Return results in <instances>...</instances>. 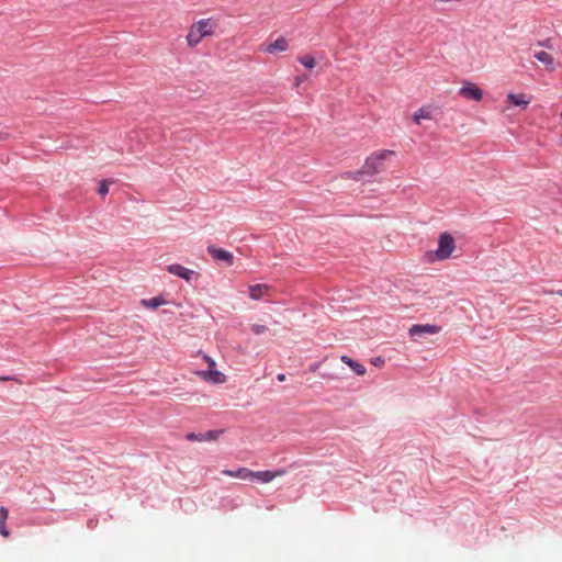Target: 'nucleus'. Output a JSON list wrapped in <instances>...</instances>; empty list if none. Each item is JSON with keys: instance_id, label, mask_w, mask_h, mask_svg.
Returning a JSON list of instances; mask_svg holds the SVG:
<instances>
[{"instance_id": "f257e3e1", "label": "nucleus", "mask_w": 562, "mask_h": 562, "mask_svg": "<svg viewBox=\"0 0 562 562\" xmlns=\"http://www.w3.org/2000/svg\"><path fill=\"white\" fill-rule=\"evenodd\" d=\"M218 21L214 18L201 19L191 24L186 36L187 45L190 48L196 47L204 37L215 35Z\"/></svg>"}, {"instance_id": "f03ea898", "label": "nucleus", "mask_w": 562, "mask_h": 562, "mask_svg": "<svg viewBox=\"0 0 562 562\" xmlns=\"http://www.w3.org/2000/svg\"><path fill=\"white\" fill-rule=\"evenodd\" d=\"M393 150L382 149L371 154L364 161L358 173L373 176L385 170V160L394 156Z\"/></svg>"}, {"instance_id": "7ed1b4c3", "label": "nucleus", "mask_w": 562, "mask_h": 562, "mask_svg": "<svg viewBox=\"0 0 562 562\" xmlns=\"http://www.w3.org/2000/svg\"><path fill=\"white\" fill-rule=\"evenodd\" d=\"M456 249V241L451 234L448 232L441 233L438 238V248L435 251V258L437 260H446L450 258Z\"/></svg>"}, {"instance_id": "20e7f679", "label": "nucleus", "mask_w": 562, "mask_h": 562, "mask_svg": "<svg viewBox=\"0 0 562 562\" xmlns=\"http://www.w3.org/2000/svg\"><path fill=\"white\" fill-rule=\"evenodd\" d=\"M166 270L169 273L186 280L187 282H190L191 280L198 279L200 277L199 272L190 270L179 263L169 265L166 267Z\"/></svg>"}, {"instance_id": "39448f33", "label": "nucleus", "mask_w": 562, "mask_h": 562, "mask_svg": "<svg viewBox=\"0 0 562 562\" xmlns=\"http://www.w3.org/2000/svg\"><path fill=\"white\" fill-rule=\"evenodd\" d=\"M459 94L467 100L473 101H481L483 98V91L473 82H465L459 89Z\"/></svg>"}, {"instance_id": "423d86ee", "label": "nucleus", "mask_w": 562, "mask_h": 562, "mask_svg": "<svg viewBox=\"0 0 562 562\" xmlns=\"http://www.w3.org/2000/svg\"><path fill=\"white\" fill-rule=\"evenodd\" d=\"M207 252L212 256L214 260L223 261L227 266H232L234 263V255L223 248H217L214 245H210L207 247Z\"/></svg>"}, {"instance_id": "0eeeda50", "label": "nucleus", "mask_w": 562, "mask_h": 562, "mask_svg": "<svg viewBox=\"0 0 562 562\" xmlns=\"http://www.w3.org/2000/svg\"><path fill=\"white\" fill-rule=\"evenodd\" d=\"M249 297L258 301L261 299H265L267 296H270L271 294V286L268 284H254L250 285L249 289Z\"/></svg>"}, {"instance_id": "6e6552de", "label": "nucleus", "mask_w": 562, "mask_h": 562, "mask_svg": "<svg viewBox=\"0 0 562 562\" xmlns=\"http://www.w3.org/2000/svg\"><path fill=\"white\" fill-rule=\"evenodd\" d=\"M284 473H285L284 470H279V471H274V472L273 471H258V472L251 471L250 480L256 479L261 483H269L277 476H281Z\"/></svg>"}, {"instance_id": "1a4fd4ad", "label": "nucleus", "mask_w": 562, "mask_h": 562, "mask_svg": "<svg viewBox=\"0 0 562 562\" xmlns=\"http://www.w3.org/2000/svg\"><path fill=\"white\" fill-rule=\"evenodd\" d=\"M440 327L431 324L413 325L409 329L411 336H422L424 334L434 335L439 333Z\"/></svg>"}, {"instance_id": "9d476101", "label": "nucleus", "mask_w": 562, "mask_h": 562, "mask_svg": "<svg viewBox=\"0 0 562 562\" xmlns=\"http://www.w3.org/2000/svg\"><path fill=\"white\" fill-rule=\"evenodd\" d=\"M289 48L286 38L280 36L274 42L266 46L265 52L269 54L285 52Z\"/></svg>"}, {"instance_id": "9b49d317", "label": "nucleus", "mask_w": 562, "mask_h": 562, "mask_svg": "<svg viewBox=\"0 0 562 562\" xmlns=\"http://www.w3.org/2000/svg\"><path fill=\"white\" fill-rule=\"evenodd\" d=\"M535 58L542 63L549 71L555 70L554 58L551 54L540 50L533 54Z\"/></svg>"}, {"instance_id": "f8f14e48", "label": "nucleus", "mask_w": 562, "mask_h": 562, "mask_svg": "<svg viewBox=\"0 0 562 562\" xmlns=\"http://www.w3.org/2000/svg\"><path fill=\"white\" fill-rule=\"evenodd\" d=\"M507 100L515 106H521L526 109L530 103V98L525 93H509Z\"/></svg>"}, {"instance_id": "ddd939ff", "label": "nucleus", "mask_w": 562, "mask_h": 562, "mask_svg": "<svg viewBox=\"0 0 562 562\" xmlns=\"http://www.w3.org/2000/svg\"><path fill=\"white\" fill-rule=\"evenodd\" d=\"M222 473L224 475H227L231 477H236V479H240V480H250L251 470L240 467L236 470H223Z\"/></svg>"}, {"instance_id": "4468645a", "label": "nucleus", "mask_w": 562, "mask_h": 562, "mask_svg": "<svg viewBox=\"0 0 562 562\" xmlns=\"http://www.w3.org/2000/svg\"><path fill=\"white\" fill-rule=\"evenodd\" d=\"M340 360L346 363L358 375H364L367 370L363 364L352 360L348 356H341Z\"/></svg>"}, {"instance_id": "2eb2a0df", "label": "nucleus", "mask_w": 562, "mask_h": 562, "mask_svg": "<svg viewBox=\"0 0 562 562\" xmlns=\"http://www.w3.org/2000/svg\"><path fill=\"white\" fill-rule=\"evenodd\" d=\"M412 119L416 124H420L423 120H431V108L422 106L413 114Z\"/></svg>"}, {"instance_id": "dca6fc26", "label": "nucleus", "mask_w": 562, "mask_h": 562, "mask_svg": "<svg viewBox=\"0 0 562 562\" xmlns=\"http://www.w3.org/2000/svg\"><path fill=\"white\" fill-rule=\"evenodd\" d=\"M203 376H204V379H207V380L212 381L213 383H217V384L224 383L226 381L225 375L222 372L215 370L214 368L204 372Z\"/></svg>"}, {"instance_id": "f3484780", "label": "nucleus", "mask_w": 562, "mask_h": 562, "mask_svg": "<svg viewBox=\"0 0 562 562\" xmlns=\"http://www.w3.org/2000/svg\"><path fill=\"white\" fill-rule=\"evenodd\" d=\"M297 60L300 61V64H302L304 67L308 69L314 68L316 65L315 58L311 55L300 56L297 57Z\"/></svg>"}, {"instance_id": "a211bd4d", "label": "nucleus", "mask_w": 562, "mask_h": 562, "mask_svg": "<svg viewBox=\"0 0 562 562\" xmlns=\"http://www.w3.org/2000/svg\"><path fill=\"white\" fill-rule=\"evenodd\" d=\"M165 303V301L160 297H153V299H149V300H143L142 301V304L146 307H150V308H157L158 306L162 305Z\"/></svg>"}, {"instance_id": "6ab92c4d", "label": "nucleus", "mask_w": 562, "mask_h": 562, "mask_svg": "<svg viewBox=\"0 0 562 562\" xmlns=\"http://www.w3.org/2000/svg\"><path fill=\"white\" fill-rule=\"evenodd\" d=\"M223 434V430H209L203 434L204 441L217 440L218 437Z\"/></svg>"}, {"instance_id": "aec40b11", "label": "nucleus", "mask_w": 562, "mask_h": 562, "mask_svg": "<svg viewBox=\"0 0 562 562\" xmlns=\"http://www.w3.org/2000/svg\"><path fill=\"white\" fill-rule=\"evenodd\" d=\"M109 183L110 181L108 180H103L101 183H100V187L98 189V192L100 195L104 196L108 194L109 192Z\"/></svg>"}, {"instance_id": "412c9836", "label": "nucleus", "mask_w": 562, "mask_h": 562, "mask_svg": "<svg viewBox=\"0 0 562 562\" xmlns=\"http://www.w3.org/2000/svg\"><path fill=\"white\" fill-rule=\"evenodd\" d=\"M251 330L255 335H261L263 333L267 331V327L265 325H261V324H254L251 326Z\"/></svg>"}, {"instance_id": "4be33fe9", "label": "nucleus", "mask_w": 562, "mask_h": 562, "mask_svg": "<svg viewBox=\"0 0 562 562\" xmlns=\"http://www.w3.org/2000/svg\"><path fill=\"white\" fill-rule=\"evenodd\" d=\"M186 438L190 441H204L203 434L189 432Z\"/></svg>"}, {"instance_id": "5701e85b", "label": "nucleus", "mask_w": 562, "mask_h": 562, "mask_svg": "<svg viewBox=\"0 0 562 562\" xmlns=\"http://www.w3.org/2000/svg\"><path fill=\"white\" fill-rule=\"evenodd\" d=\"M9 516V512L5 507H0V525L5 524Z\"/></svg>"}, {"instance_id": "b1692460", "label": "nucleus", "mask_w": 562, "mask_h": 562, "mask_svg": "<svg viewBox=\"0 0 562 562\" xmlns=\"http://www.w3.org/2000/svg\"><path fill=\"white\" fill-rule=\"evenodd\" d=\"M0 535L3 536L4 538H8L10 536V532L7 529L5 524L0 525Z\"/></svg>"}, {"instance_id": "393cba45", "label": "nucleus", "mask_w": 562, "mask_h": 562, "mask_svg": "<svg viewBox=\"0 0 562 562\" xmlns=\"http://www.w3.org/2000/svg\"><path fill=\"white\" fill-rule=\"evenodd\" d=\"M204 359L206 360V362L209 364V370H211L212 368H215L216 363L211 357L205 356Z\"/></svg>"}, {"instance_id": "a878e982", "label": "nucleus", "mask_w": 562, "mask_h": 562, "mask_svg": "<svg viewBox=\"0 0 562 562\" xmlns=\"http://www.w3.org/2000/svg\"><path fill=\"white\" fill-rule=\"evenodd\" d=\"M278 380L281 382L285 381V375L283 373L278 374Z\"/></svg>"}, {"instance_id": "bb28decb", "label": "nucleus", "mask_w": 562, "mask_h": 562, "mask_svg": "<svg viewBox=\"0 0 562 562\" xmlns=\"http://www.w3.org/2000/svg\"><path fill=\"white\" fill-rule=\"evenodd\" d=\"M302 81H303V79H302V78H296V79H295V86H296V87H297V86H300Z\"/></svg>"}, {"instance_id": "cd10ccee", "label": "nucleus", "mask_w": 562, "mask_h": 562, "mask_svg": "<svg viewBox=\"0 0 562 562\" xmlns=\"http://www.w3.org/2000/svg\"><path fill=\"white\" fill-rule=\"evenodd\" d=\"M560 192L562 193V187H561V190H560Z\"/></svg>"}]
</instances>
